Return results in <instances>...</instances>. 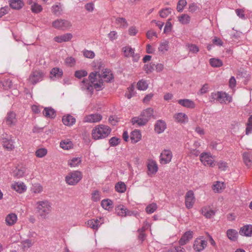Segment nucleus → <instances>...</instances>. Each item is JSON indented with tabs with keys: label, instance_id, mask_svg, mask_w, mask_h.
I'll return each mask as SVG.
<instances>
[{
	"label": "nucleus",
	"instance_id": "nucleus-1",
	"mask_svg": "<svg viewBox=\"0 0 252 252\" xmlns=\"http://www.w3.org/2000/svg\"><path fill=\"white\" fill-rule=\"evenodd\" d=\"M89 83L84 80L82 82V88L90 94H92L94 90H101L104 87L103 81L100 73L97 71L92 72L89 75Z\"/></svg>",
	"mask_w": 252,
	"mask_h": 252
},
{
	"label": "nucleus",
	"instance_id": "nucleus-2",
	"mask_svg": "<svg viewBox=\"0 0 252 252\" xmlns=\"http://www.w3.org/2000/svg\"><path fill=\"white\" fill-rule=\"evenodd\" d=\"M111 132V128L103 124L98 125L92 130V138L95 140H100L108 137Z\"/></svg>",
	"mask_w": 252,
	"mask_h": 252
},
{
	"label": "nucleus",
	"instance_id": "nucleus-3",
	"mask_svg": "<svg viewBox=\"0 0 252 252\" xmlns=\"http://www.w3.org/2000/svg\"><path fill=\"white\" fill-rule=\"evenodd\" d=\"M35 208L41 218L45 219L52 211L50 202L48 200L38 201L35 203Z\"/></svg>",
	"mask_w": 252,
	"mask_h": 252
},
{
	"label": "nucleus",
	"instance_id": "nucleus-4",
	"mask_svg": "<svg viewBox=\"0 0 252 252\" xmlns=\"http://www.w3.org/2000/svg\"><path fill=\"white\" fill-rule=\"evenodd\" d=\"M82 173L78 170L72 171L69 172L65 178L67 184L74 186L77 184L82 178Z\"/></svg>",
	"mask_w": 252,
	"mask_h": 252
},
{
	"label": "nucleus",
	"instance_id": "nucleus-5",
	"mask_svg": "<svg viewBox=\"0 0 252 252\" xmlns=\"http://www.w3.org/2000/svg\"><path fill=\"white\" fill-rule=\"evenodd\" d=\"M1 141L3 148L6 151H12L15 149L14 140L12 135H3Z\"/></svg>",
	"mask_w": 252,
	"mask_h": 252
},
{
	"label": "nucleus",
	"instance_id": "nucleus-6",
	"mask_svg": "<svg viewBox=\"0 0 252 252\" xmlns=\"http://www.w3.org/2000/svg\"><path fill=\"white\" fill-rule=\"evenodd\" d=\"M44 76V73L41 70H35L30 74L29 81L33 85L42 80Z\"/></svg>",
	"mask_w": 252,
	"mask_h": 252
},
{
	"label": "nucleus",
	"instance_id": "nucleus-7",
	"mask_svg": "<svg viewBox=\"0 0 252 252\" xmlns=\"http://www.w3.org/2000/svg\"><path fill=\"white\" fill-rule=\"evenodd\" d=\"M104 223V218L100 217L88 220L85 223L88 227L97 231L102 224Z\"/></svg>",
	"mask_w": 252,
	"mask_h": 252
},
{
	"label": "nucleus",
	"instance_id": "nucleus-8",
	"mask_svg": "<svg viewBox=\"0 0 252 252\" xmlns=\"http://www.w3.org/2000/svg\"><path fill=\"white\" fill-rule=\"evenodd\" d=\"M52 26L58 30H66L71 27L70 22L63 19H57L52 22Z\"/></svg>",
	"mask_w": 252,
	"mask_h": 252
},
{
	"label": "nucleus",
	"instance_id": "nucleus-9",
	"mask_svg": "<svg viewBox=\"0 0 252 252\" xmlns=\"http://www.w3.org/2000/svg\"><path fill=\"white\" fill-rule=\"evenodd\" d=\"M200 159L201 162L205 166L208 165L210 167H214L215 165L211 153H202L200 155Z\"/></svg>",
	"mask_w": 252,
	"mask_h": 252
},
{
	"label": "nucleus",
	"instance_id": "nucleus-10",
	"mask_svg": "<svg viewBox=\"0 0 252 252\" xmlns=\"http://www.w3.org/2000/svg\"><path fill=\"white\" fill-rule=\"evenodd\" d=\"M11 189L18 193L25 192L27 189L26 184L21 181L14 182L11 186Z\"/></svg>",
	"mask_w": 252,
	"mask_h": 252
},
{
	"label": "nucleus",
	"instance_id": "nucleus-11",
	"mask_svg": "<svg viewBox=\"0 0 252 252\" xmlns=\"http://www.w3.org/2000/svg\"><path fill=\"white\" fill-rule=\"evenodd\" d=\"M124 56L126 57H132L134 62H137L140 59V56L135 54L134 50L130 46H126L122 48Z\"/></svg>",
	"mask_w": 252,
	"mask_h": 252
},
{
	"label": "nucleus",
	"instance_id": "nucleus-12",
	"mask_svg": "<svg viewBox=\"0 0 252 252\" xmlns=\"http://www.w3.org/2000/svg\"><path fill=\"white\" fill-rule=\"evenodd\" d=\"M172 158V153L170 150H164L160 155V162L165 164L169 163Z\"/></svg>",
	"mask_w": 252,
	"mask_h": 252
},
{
	"label": "nucleus",
	"instance_id": "nucleus-13",
	"mask_svg": "<svg viewBox=\"0 0 252 252\" xmlns=\"http://www.w3.org/2000/svg\"><path fill=\"white\" fill-rule=\"evenodd\" d=\"M195 200V199L193 191L191 190H189L185 195V205L186 207L188 209L192 208Z\"/></svg>",
	"mask_w": 252,
	"mask_h": 252
},
{
	"label": "nucleus",
	"instance_id": "nucleus-14",
	"mask_svg": "<svg viewBox=\"0 0 252 252\" xmlns=\"http://www.w3.org/2000/svg\"><path fill=\"white\" fill-rule=\"evenodd\" d=\"M102 119V117L99 114H92L85 116L83 121L85 123H95L99 122Z\"/></svg>",
	"mask_w": 252,
	"mask_h": 252
},
{
	"label": "nucleus",
	"instance_id": "nucleus-15",
	"mask_svg": "<svg viewBox=\"0 0 252 252\" xmlns=\"http://www.w3.org/2000/svg\"><path fill=\"white\" fill-rule=\"evenodd\" d=\"M147 174L150 177L155 175L158 170V167L156 162L153 160H149L147 163Z\"/></svg>",
	"mask_w": 252,
	"mask_h": 252
},
{
	"label": "nucleus",
	"instance_id": "nucleus-16",
	"mask_svg": "<svg viewBox=\"0 0 252 252\" xmlns=\"http://www.w3.org/2000/svg\"><path fill=\"white\" fill-rule=\"evenodd\" d=\"M4 220L7 226H12L17 223V215L15 213H10L5 216Z\"/></svg>",
	"mask_w": 252,
	"mask_h": 252
},
{
	"label": "nucleus",
	"instance_id": "nucleus-17",
	"mask_svg": "<svg viewBox=\"0 0 252 252\" xmlns=\"http://www.w3.org/2000/svg\"><path fill=\"white\" fill-rule=\"evenodd\" d=\"M211 97L212 99H216L221 103L228 100V95L225 93L218 92L217 93H212Z\"/></svg>",
	"mask_w": 252,
	"mask_h": 252
},
{
	"label": "nucleus",
	"instance_id": "nucleus-18",
	"mask_svg": "<svg viewBox=\"0 0 252 252\" xmlns=\"http://www.w3.org/2000/svg\"><path fill=\"white\" fill-rule=\"evenodd\" d=\"M5 122L10 127L15 126L17 122L16 114L13 112L8 113L5 117Z\"/></svg>",
	"mask_w": 252,
	"mask_h": 252
},
{
	"label": "nucleus",
	"instance_id": "nucleus-19",
	"mask_svg": "<svg viewBox=\"0 0 252 252\" xmlns=\"http://www.w3.org/2000/svg\"><path fill=\"white\" fill-rule=\"evenodd\" d=\"M207 244V241L204 240L196 239L194 242L193 249L196 252H200L204 249Z\"/></svg>",
	"mask_w": 252,
	"mask_h": 252
},
{
	"label": "nucleus",
	"instance_id": "nucleus-20",
	"mask_svg": "<svg viewBox=\"0 0 252 252\" xmlns=\"http://www.w3.org/2000/svg\"><path fill=\"white\" fill-rule=\"evenodd\" d=\"M100 75L103 82H110L114 78L112 71L107 68L102 69Z\"/></svg>",
	"mask_w": 252,
	"mask_h": 252
},
{
	"label": "nucleus",
	"instance_id": "nucleus-21",
	"mask_svg": "<svg viewBox=\"0 0 252 252\" xmlns=\"http://www.w3.org/2000/svg\"><path fill=\"white\" fill-rule=\"evenodd\" d=\"M37 0H28V4L31 5V9L34 13H39L43 10L42 6L36 2Z\"/></svg>",
	"mask_w": 252,
	"mask_h": 252
},
{
	"label": "nucleus",
	"instance_id": "nucleus-22",
	"mask_svg": "<svg viewBox=\"0 0 252 252\" xmlns=\"http://www.w3.org/2000/svg\"><path fill=\"white\" fill-rule=\"evenodd\" d=\"M63 75V70L59 67H54L52 68L50 73V78L54 80L62 78Z\"/></svg>",
	"mask_w": 252,
	"mask_h": 252
},
{
	"label": "nucleus",
	"instance_id": "nucleus-23",
	"mask_svg": "<svg viewBox=\"0 0 252 252\" xmlns=\"http://www.w3.org/2000/svg\"><path fill=\"white\" fill-rule=\"evenodd\" d=\"M73 37L71 33H66L54 37V40L58 43L67 42L70 41Z\"/></svg>",
	"mask_w": 252,
	"mask_h": 252
},
{
	"label": "nucleus",
	"instance_id": "nucleus-24",
	"mask_svg": "<svg viewBox=\"0 0 252 252\" xmlns=\"http://www.w3.org/2000/svg\"><path fill=\"white\" fill-rule=\"evenodd\" d=\"M239 234L246 237L252 236V225L248 224L242 227L239 231Z\"/></svg>",
	"mask_w": 252,
	"mask_h": 252
},
{
	"label": "nucleus",
	"instance_id": "nucleus-25",
	"mask_svg": "<svg viewBox=\"0 0 252 252\" xmlns=\"http://www.w3.org/2000/svg\"><path fill=\"white\" fill-rule=\"evenodd\" d=\"M166 128L165 122L161 120L157 121L155 125V130L158 134L162 133Z\"/></svg>",
	"mask_w": 252,
	"mask_h": 252
},
{
	"label": "nucleus",
	"instance_id": "nucleus-26",
	"mask_svg": "<svg viewBox=\"0 0 252 252\" xmlns=\"http://www.w3.org/2000/svg\"><path fill=\"white\" fill-rule=\"evenodd\" d=\"M62 122L64 125L71 126L76 123V119L72 116L67 114L63 117Z\"/></svg>",
	"mask_w": 252,
	"mask_h": 252
},
{
	"label": "nucleus",
	"instance_id": "nucleus-27",
	"mask_svg": "<svg viewBox=\"0 0 252 252\" xmlns=\"http://www.w3.org/2000/svg\"><path fill=\"white\" fill-rule=\"evenodd\" d=\"M154 110L151 108L146 109L143 112V126L146 124L151 117H153Z\"/></svg>",
	"mask_w": 252,
	"mask_h": 252
},
{
	"label": "nucleus",
	"instance_id": "nucleus-28",
	"mask_svg": "<svg viewBox=\"0 0 252 252\" xmlns=\"http://www.w3.org/2000/svg\"><path fill=\"white\" fill-rule=\"evenodd\" d=\"M193 237V232L191 231H188L186 232L181 237L179 240V244L180 245H184L187 244L189 241Z\"/></svg>",
	"mask_w": 252,
	"mask_h": 252
},
{
	"label": "nucleus",
	"instance_id": "nucleus-29",
	"mask_svg": "<svg viewBox=\"0 0 252 252\" xmlns=\"http://www.w3.org/2000/svg\"><path fill=\"white\" fill-rule=\"evenodd\" d=\"M42 113L44 116L47 119H54L56 116V111L51 107H45Z\"/></svg>",
	"mask_w": 252,
	"mask_h": 252
},
{
	"label": "nucleus",
	"instance_id": "nucleus-30",
	"mask_svg": "<svg viewBox=\"0 0 252 252\" xmlns=\"http://www.w3.org/2000/svg\"><path fill=\"white\" fill-rule=\"evenodd\" d=\"M141 134L140 129H135L132 130L130 134V139L132 143H135L140 140Z\"/></svg>",
	"mask_w": 252,
	"mask_h": 252
},
{
	"label": "nucleus",
	"instance_id": "nucleus-31",
	"mask_svg": "<svg viewBox=\"0 0 252 252\" xmlns=\"http://www.w3.org/2000/svg\"><path fill=\"white\" fill-rule=\"evenodd\" d=\"M30 190L34 195L41 193L43 190V186L39 183H36L32 184Z\"/></svg>",
	"mask_w": 252,
	"mask_h": 252
},
{
	"label": "nucleus",
	"instance_id": "nucleus-32",
	"mask_svg": "<svg viewBox=\"0 0 252 252\" xmlns=\"http://www.w3.org/2000/svg\"><path fill=\"white\" fill-rule=\"evenodd\" d=\"M116 212L119 216H126V215H131L133 213L128 211L127 209L122 205L117 207Z\"/></svg>",
	"mask_w": 252,
	"mask_h": 252
},
{
	"label": "nucleus",
	"instance_id": "nucleus-33",
	"mask_svg": "<svg viewBox=\"0 0 252 252\" xmlns=\"http://www.w3.org/2000/svg\"><path fill=\"white\" fill-rule=\"evenodd\" d=\"M34 244V241L32 239H26L21 242V248L23 251H27Z\"/></svg>",
	"mask_w": 252,
	"mask_h": 252
},
{
	"label": "nucleus",
	"instance_id": "nucleus-34",
	"mask_svg": "<svg viewBox=\"0 0 252 252\" xmlns=\"http://www.w3.org/2000/svg\"><path fill=\"white\" fill-rule=\"evenodd\" d=\"M175 120L180 123H186L188 121V117L183 113H178L174 116Z\"/></svg>",
	"mask_w": 252,
	"mask_h": 252
},
{
	"label": "nucleus",
	"instance_id": "nucleus-35",
	"mask_svg": "<svg viewBox=\"0 0 252 252\" xmlns=\"http://www.w3.org/2000/svg\"><path fill=\"white\" fill-rule=\"evenodd\" d=\"M9 3L10 6L15 9H19L24 5V3L21 0H10Z\"/></svg>",
	"mask_w": 252,
	"mask_h": 252
},
{
	"label": "nucleus",
	"instance_id": "nucleus-36",
	"mask_svg": "<svg viewBox=\"0 0 252 252\" xmlns=\"http://www.w3.org/2000/svg\"><path fill=\"white\" fill-rule=\"evenodd\" d=\"M178 102L179 104L187 108H193L194 107V102L188 99H179Z\"/></svg>",
	"mask_w": 252,
	"mask_h": 252
},
{
	"label": "nucleus",
	"instance_id": "nucleus-37",
	"mask_svg": "<svg viewBox=\"0 0 252 252\" xmlns=\"http://www.w3.org/2000/svg\"><path fill=\"white\" fill-rule=\"evenodd\" d=\"M132 128L138 129L142 126V118L140 117H135L131 119Z\"/></svg>",
	"mask_w": 252,
	"mask_h": 252
},
{
	"label": "nucleus",
	"instance_id": "nucleus-38",
	"mask_svg": "<svg viewBox=\"0 0 252 252\" xmlns=\"http://www.w3.org/2000/svg\"><path fill=\"white\" fill-rule=\"evenodd\" d=\"M226 234L229 240L234 242L237 241L238 236V234L236 230L233 229H229L227 230Z\"/></svg>",
	"mask_w": 252,
	"mask_h": 252
},
{
	"label": "nucleus",
	"instance_id": "nucleus-39",
	"mask_svg": "<svg viewBox=\"0 0 252 252\" xmlns=\"http://www.w3.org/2000/svg\"><path fill=\"white\" fill-rule=\"evenodd\" d=\"M201 210L202 215L207 218H211L215 214V212L208 207H204Z\"/></svg>",
	"mask_w": 252,
	"mask_h": 252
},
{
	"label": "nucleus",
	"instance_id": "nucleus-40",
	"mask_svg": "<svg viewBox=\"0 0 252 252\" xmlns=\"http://www.w3.org/2000/svg\"><path fill=\"white\" fill-rule=\"evenodd\" d=\"M243 158L245 164L248 167L252 165V155L245 152L243 154Z\"/></svg>",
	"mask_w": 252,
	"mask_h": 252
},
{
	"label": "nucleus",
	"instance_id": "nucleus-41",
	"mask_svg": "<svg viewBox=\"0 0 252 252\" xmlns=\"http://www.w3.org/2000/svg\"><path fill=\"white\" fill-rule=\"evenodd\" d=\"M101 205L105 210H109L113 208V202L110 199H105L101 201Z\"/></svg>",
	"mask_w": 252,
	"mask_h": 252
},
{
	"label": "nucleus",
	"instance_id": "nucleus-42",
	"mask_svg": "<svg viewBox=\"0 0 252 252\" xmlns=\"http://www.w3.org/2000/svg\"><path fill=\"white\" fill-rule=\"evenodd\" d=\"M81 162V159L80 158L75 157L68 160V165L71 167H75L78 166Z\"/></svg>",
	"mask_w": 252,
	"mask_h": 252
},
{
	"label": "nucleus",
	"instance_id": "nucleus-43",
	"mask_svg": "<svg viewBox=\"0 0 252 252\" xmlns=\"http://www.w3.org/2000/svg\"><path fill=\"white\" fill-rule=\"evenodd\" d=\"M116 190L120 193L125 192L126 189V184L122 182H119L115 185Z\"/></svg>",
	"mask_w": 252,
	"mask_h": 252
},
{
	"label": "nucleus",
	"instance_id": "nucleus-44",
	"mask_svg": "<svg viewBox=\"0 0 252 252\" xmlns=\"http://www.w3.org/2000/svg\"><path fill=\"white\" fill-rule=\"evenodd\" d=\"M209 62L211 65L214 67H219L223 64L222 62L219 59L211 58Z\"/></svg>",
	"mask_w": 252,
	"mask_h": 252
},
{
	"label": "nucleus",
	"instance_id": "nucleus-45",
	"mask_svg": "<svg viewBox=\"0 0 252 252\" xmlns=\"http://www.w3.org/2000/svg\"><path fill=\"white\" fill-rule=\"evenodd\" d=\"M47 153L48 151L46 148H39L35 151V155L38 158H42L47 155Z\"/></svg>",
	"mask_w": 252,
	"mask_h": 252
},
{
	"label": "nucleus",
	"instance_id": "nucleus-46",
	"mask_svg": "<svg viewBox=\"0 0 252 252\" xmlns=\"http://www.w3.org/2000/svg\"><path fill=\"white\" fill-rule=\"evenodd\" d=\"M179 21L183 25L188 24L190 21V17L186 14H183L178 17Z\"/></svg>",
	"mask_w": 252,
	"mask_h": 252
},
{
	"label": "nucleus",
	"instance_id": "nucleus-47",
	"mask_svg": "<svg viewBox=\"0 0 252 252\" xmlns=\"http://www.w3.org/2000/svg\"><path fill=\"white\" fill-rule=\"evenodd\" d=\"M62 5L60 3L56 4L52 7V11L55 15H61L62 14Z\"/></svg>",
	"mask_w": 252,
	"mask_h": 252
},
{
	"label": "nucleus",
	"instance_id": "nucleus-48",
	"mask_svg": "<svg viewBox=\"0 0 252 252\" xmlns=\"http://www.w3.org/2000/svg\"><path fill=\"white\" fill-rule=\"evenodd\" d=\"M72 143L68 140H63L60 143V147L64 150H68L72 147Z\"/></svg>",
	"mask_w": 252,
	"mask_h": 252
},
{
	"label": "nucleus",
	"instance_id": "nucleus-49",
	"mask_svg": "<svg viewBox=\"0 0 252 252\" xmlns=\"http://www.w3.org/2000/svg\"><path fill=\"white\" fill-rule=\"evenodd\" d=\"M116 23L120 27L126 28L127 27L128 24L125 18L122 17H119L116 19Z\"/></svg>",
	"mask_w": 252,
	"mask_h": 252
},
{
	"label": "nucleus",
	"instance_id": "nucleus-50",
	"mask_svg": "<svg viewBox=\"0 0 252 252\" xmlns=\"http://www.w3.org/2000/svg\"><path fill=\"white\" fill-rule=\"evenodd\" d=\"M186 47H187L188 50L189 51V52L193 54H196L198 53L199 51L198 47L197 45L193 44L188 43L186 44Z\"/></svg>",
	"mask_w": 252,
	"mask_h": 252
},
{
	"label": "nucleus",
	"instance_id": "nucleus-51",
	"mask_svg": "<svg viewBox=\"0 0 252 252\" xmlns=\"http://www.w3.org/2000/svg\"><path fill=\"white\" fill-rule=\"evenodd\" d=\"M169 42L164 40L160 43L159 46L158 47V51L164 53L168 50V49Z\"/></svg>",
	"mask_w": 252,
	"mask_h": 252
},
{
	"label": "nucleus",
	"instance_id": "nucleus-52",
	"mask_svg": "<svg viewBox=\"0 0 252 252\" xmlns=\"http://www.w3.org/2000/svg\"><path fill=\"white\" fill-rule=\"evenodd\" d=\"M172 11L171 8H166L159 11V16L163 18L167 17Z\"/></svg>",
	"mask_w": 252,
	"mask_h": 252
},
{
	"label": "nucleus",
	"instance_id": "nucleus-53",
	"mask_svg": "<svg viewBox=\"0 0 252 252\" xmlns=\"http://www.w3.org/2000/svg\"><path fill=\"white\" fill-rule=\"evenodd\" d=\"M26 172V169L22 167L16 169L14 173V176L17 178H20L24 176Z\"/></svg>",
	"mask_w": 252,
	"mask_h": 252
},
{
	"label": "nucleus",
	"instance_id": "nucleus-54",
	"mask_svg": "<svg viewBox=\"0 0 252 252\" xmlns=\"http://www.w3.org/2000/svg\"><path fill=\"white\" fill-rule=\"evenodd\" d=\"M157 209V205L156 203H152L148 205L145 210L148 214H152L154 213Z\"/></svg>",
	"mask_w": 252,
	"mask_h": 252
},
{
	"label": "nucleus",
	"instance_id": "nucleus-55",
	"mask_svg": "<svg viewBox=\"0 0 252 252\" xmlns=\"http://www.w3.org/2000/svg\"><path fill=\"white\" fill-rule=\"evenodd\" d=\"M88 72L85 70H79L75 72V76L78 78L81 79L82 77H85L87 75Z\"/></svg>",
	"mask_w": 252,
	"mask_h": 252
},
{
	"label": "nucleus",
	"instance_id": "nucleus-56",
	"mask_svg": "<svg viewBox=\"0 0 252 252\" xmlns=\"http://www.w3.org/2000/svg\"><path fill=\"white\" fill-rule=\"evenodd\" d=\"M76 63V60L72 57H68L65 60V63L68 66H73Z\"/></svg>",
	"mask_w": 252,
	"mask_h": 252
},
{
	"label": "nucleus",
	"instance_id": "nucleus-57",
	"mask_svg": "<svg viewBox=\"0 0 252 252\" xmlns=\"http://www.w3.org/2000/svg\"><path fill=\"white\" fill-rule=\"evenodd\" d=\"M134 86L133 85H131L129 88H127V91L126 93L125 96L127 98L130 99L134 95Z\"/></svg>",
	"mask_w": 252,
	"mask_h": 252
},
{
	"label": "nucleus",
	"instance_id": "nucleus-58",
	"mask_svg": "<svg viewBox=\"0 0 252 252\" xmlns=\"http://www.w3.org/2000/svg\"><path fill=\"white\" fill-rule=\"evenodd\" d=\"M187 3L186 0H179L177 6V11L178 12H182L184 7L187 5Z\"/></svg>",
	"mask_w": 252,
	"mask_h": 252
},
{
	"label": "nucleus",
	"instance_id": "nucleus-59",
	"mask_svg": "<svg viewBox=\"0 0 252 252\" xmlns=\"http://www.w3.org/2000/svg\"><path fill=\"white\" fill-rule=\"evenodd\" d=\"M83 54L85 57L90 59H93L95 56V54L93 51L88 50H84L83 51Z\"/></svg>",
	"mask_w": 252,
	"mask_h": 252
},
{
	"label": "nucleus",
	"instance_id": "nucleus-60",
	"mask_svg": "<svg viewBox=\"0 0 252 252\" xmlns=\"http://www.w3.org/2000/svg\"><path fill=\"white\" fill-rule=\"evenodd\" d=\"M223 186V183L217 182L216 183L213 185L212 189L214 190V191L219 192L222 189Z\"/></svg>",
	"mask_w": 252,
	"mask_h": 252
},
{
	"label": "nucleus",
	"instance_id": "nucleus-61",
	"mask_svg": "<svg viewBox=\"0 0 252 252\" xmlns=\"http://www.w3.org/2000/svg\"><path fill=\"white\" fill-rule=\"evenodd\" d=\"M92 199L94 201H98L100 199V192L97 190L94 191L92 193Z\"/></svg>",
	"mask_w": 252,
	"mask_h": 252
},
{
	"label": "nucleus",
	"instance_id": "nucleus-62",
	"mask_svg": "<svg viewBox=\"0 0 252 252\" xmlns=\"http://www.w3.org/2000/svg\"><path fill=\"white\" fill-rule=\"evenodd\" d=\"M155 67V65L153 63L145 64L144 65V70L147 73H149L152 72L154 70Z\"/></svg>",
	"mask_w": 252,
	"mask_h": 252
},
{
	"label": "nucleus",
	"instance_id": "nucleus-63",
	"mask_svg": "<svg viewBox=\"0 0 252 252\" xmlns=\"http://www.w3.org/2000/svg\"><path fill=\"white\" fill-rule=\"evenodd\" d=\"M108 37L109 40L112 41L116 40L118 37L117 32L115 31L110 32L108 34Z\"/></svg>",
	"mask_w": 252,
	"mask_h": 252
},
{
	"label": "nucleus",
	"instance_id": "nucleus-64",
	"mask_svg": "<svg viewBox=\"0 0 252 252\" xmlns=\"http://www.w3.org/2000/svg\"><path fill=\"white\" fill-rule=\"evenodd\" d=\"M120 142V139L116 137H112L109 140V144L112 146H116Z\"/></svg>",
	"mask_w": 252,
	"mask_h": 252
}]
</instances>
